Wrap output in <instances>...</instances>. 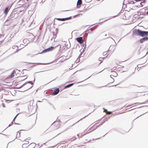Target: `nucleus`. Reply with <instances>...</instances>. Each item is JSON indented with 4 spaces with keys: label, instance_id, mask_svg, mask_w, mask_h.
Listing matches in <instances>:
<instances>
[{
    "label": "nucleus",
    "instance_id": "obj_42",
    "mask_svg": "<svg viewBox=\"0 0 148 148\" xmlns=\"http://www.w3.org/2000/svg\"><path fill=\"white\" fill-rule=\"evenodd\" d=\"M81 57H82L81 56H79H79L78 57L77 59V60H79L80 58H81Z\"/></svg>",
    "mask_w": 148,
    "mask_h": 148
},
{
    "label": "nucleus",
    "instance_id": "obj_49",
    "mask_svg": "<svg viewBox=\"0 0 148 148\" xmlns=\"http://www.w3.org/2000/svg\"><path fill=\"white\" fill-rule=\"evenodd\" d=\"M30 139V138L28 137L27 138H26L24 140V141H25L26 140H29Z\"/></svg>",
    "mask_w": 148,
    "mask_h": 148
},
{
    "label": "nucleus",
    "instance_id": "obj_50",
    "mask_svg": "<svg viewBox=\"0 0 148 148\" xmlns=\"http://www.w3.org/2000/svg\"><path fill=\"white\" fill-rule=\"evenodd\" d=\"M26 70V69H23V70H22V72H21L22 73V74H23L24 73V72H23V71H24V70Z\"/></svg>",
    "mask_w": 148,
    "mask_h": 148
},
{
    "label": "nucleus",
    "instance_id": "obj_22",
    "mask_svg": "<svg viewBox=\"0 0 148 148\" xmlns=\"http://www.w3.org/2000/svg\"><path fill=\"white\" fill-rule=\"evenodd\" d=\"M26 77V78L25 79H23V80H22L21 81H20V82H22V81H24L26 79H27V78L28 77V76L27 75H25L23 76H22L19 77Z\"/></svg>",
    "mask_w": 148,
    "mask_h": 148
},
{
    "label": "nucleus",
    "instance_id": "obj_37",
    "mask_svg": "<svg viewBox=\"0 0 148 148\" xmlns=\"http://www.w3.org/2000/svg\"><path fill=\"white\" fill-rule=\"evenodd\" d=\"M6 38H5L3 40H0V45L5 40V39Z\"/></svg>",
    "mask_w": 148,
    "mask_h": 148
},
{
    "label": "nucleus",
    "instance_id": "obj_10",
    "mask_svg": "<svg viewBox=\"0 0 148 148\" xmlns=\"http://www.w3.org/2000/svg\"><path fill=\"white\" fill-rule=\"evenodd\" d=\"M148 40V38H143L140 40V43H143L144 41Z\"/></svg>",
    "mask_w": 148,
    "mask_h": 148
},
{
    "label": "nucleus",
    "instance_id": "obj_41",
    "mask_svg": "<svg viewBox=\"0 0 148 148\" xmlns=\"http://www.w3.org/2000/svg\"><path fill=\"white\" fill-rule=\"evenodd\" d=\"M75 137H73L71 139V141H72L75 140Z\"/></svg>",
    "mask_w": 148,
    "mask_h": 148
},
{
    "label": "nucleus",
    "instance_id": "obj_14",
    "mask_svg": "<svg viewBox=\"0 0 148 148\" xmlns=\"http://www.w3.org/2000/svg\"><path fill=\"white\" fill-rule=\"evenodd\" d=\"M36 145V144L35 143H31L29 145L30 146V147H33V148H34Z\"/></svg>",
    "mask_w": 148,
    "mask_h": 148
},
{
    "label": "nucleus",
    "instance_id": "obj_52",
    "mask_svg": "<svg viewBox=\"0 0 148 148\" xmlns=\"http://www.w3.org/2000/svg\"><path fill=\"white\" fill-rule=\"evenodd\" d=\"M2 106H3V107L4 108V107H5V104H4L3 103H2Z\"/></svg>",
    "mask_w": 148,
    "mask_h": 148
},
{
    "label": "nucleus",
    "instance_id": "obj_45",
    "mask_svg": "<svg viewBox=\"0 0 148 148\" xmlns=\"http://www.w3.org/2000/svg\"><path fill=\"white\" fill-rule=\"evenodd\" d=\"M65 18L66 19V20H69V19H71V17H69Z\"/></svg>",
    "mask_w": 148,
    "mask_h": 148
},
{
    "label": "nucleus",
    "instance_id": "obj_11",
    "mask_svg": "<svg viewBox=\"0 0 148 148\" xmlns=\"http://www.w3.org/2000/svg\"><path fill=\"white\" fill-rule=\"evenodd\" d=\"M119 38H115L114 39H113L112 38H111V39L113 40L114 41L115 43H116V42H118L121 39V38L119 39Z\"/></svg>",
    "mask_w": 148,
    "mask_h": 148
},
{
    "label": "nucleus",
    "instance_id": "obj_48",
    "mask_svg": "<svg viewBox=\"0 0 148 148\" xmlns=\"http://www.w3.org/2000/svg\"><path fill=\"white\" fill-rule=\"evenodd\" d=\"M56 38H52L51 39V40H52L53 39V38H54V41H56Z\"/></svg>",
    "mask_w": 148,
    "mask_h": 148
},
{
    "label": "nucleus",
    "instance_id": "obj_44",
    "mask_svg": "<svg viewBox=\"0 0 148 148\" xmlns=\"http://www.w3.org/2000/svg\"><path fill=\"white\" fill-rule=\"evenodd\" d=\"M148 53V51H147L146 53V55H145L144 56H143V57L142 58H140V59H142V58H143Z\"/></svg>",
    "mask_w": 148,
    "mask_h": 148
},
{
    "label": "nucleus",
    "instance_id": "obj_35",
    "mask_svg": "<svg viewBox=\"0 0 148 148\" xmlns=\"http://www.w3.org/2000/svg\"><path fill=\"white\" fill-rule=\"evenodd\" d=\"M25 85H26V83H24L23 85H22L21 86L19 87L18 88H22V87H23L24 86H25Z\"/></svg>",
    "mask_w": 148,
    "mask_h": 148
},
{
    "label": "nucleus",
    "instance_id": "obj_32",
    "mask_svg": "<svg viewBox=\"0 0 148 148\" xmlns=\"http://www.w3.org/2000/svg\"><path fill=\"white\" fill-rule=\"evenodd\" d=\"M147 112H148V111H147V112H145V113H143V114H141V115H140V116H138L136 118H135V119H134V120L135 119H137V118H138L139 116H141L142 115H143V114H145V113H147Z\"/></svg>",
    "mask_w": 148,
    "mask_h": 148
},
{
    "label": "nucleus",
    "instance_id": "obj_33",
    "mask_svg": "<svg viewBox=\"0 0 148 148\" xmlns=\"http://www.w3.org/2000/svg\"><path fill=\"white\" fill-rule=\"evenodd\" d=\"M85 47H84V48L82 50V52H84L85 50V49L86 48V42H85Z\"/></svg>",
    "mask_w": 148,
    "mask_h": 148
},
{
    "label": "nucleus",
    "instance_id": "obj_13",
    "mask_svg": "<svg viewBox=\"0 0 148 148\" xmlns=\"http://www.w3.org/2000/svg\"><path fill=\"white\" fill-rule=\"evenodd\" d=\"M60 41L63 42L62 43H61L62 44V46H65V47H66L67 45V44H66V42L65 41H63L61 39H60Z\"/></svg>",
    "mask_w": 148,
    "mask_h": 148
},
{
    "label": "nucleus",
    "instance_id": "obj_63",
    "mask_svg": "<svg viewBox=\"0 0 148 148\" xmlns=\"http://www.w3.org/2000/svg\"><path fill=\"white\" fill-rule=\"evenodd\" d=\"M15 89H18L19 88H18V87H16L15 88Z\"/></svg>",
    "mask_w": 148,
    "mask_h": 148
},
{
    "label": "nucleus",
    "instance_id": "obj_24",
    "mask_svg": "<svg viewBox=\"0 0 148 148\" xmlns=\"http://www.w3.org/2000/svg\"><path fill=\"white\" fill-rule=\"evenodd\" d=\"M38 38H36L35 39H34V40H32V41L33 42H37Z\"/></svg>",
    "mask_w": 148,
    "mask_h": 148
},
{
    "label": "nucleus",
    "instance_id": "obj_6",
    "mask_svg": "<svg viewBox=\"0 0 148 148\" xmlns=\"http://www.w3.org/2000/svg\"><path fill=\"white\" fill-rule=\"evenodd\" d=\"M60 89L58 88H56L54 89V91L52 93L53 95H57L59 92Z\"/></svg>",
    "mask_w": 148,
    "mask_h": 148
},
{
    "label": "nucleus",
    "instance_id": "obj_4",
    "mask_svg": "<svg viewBox=\"0 0 148 148\" xmlns=\"http://www.w3.org/2000/svg\"><path fill=\"white\" fill-rule=\"evenodd\" d=\"M35 78H34V79L33 81V82H33L32 81H27L26 82H25V83H26V85L28 83V84H31L32 85V86H31L30 87L28 88L27 89H25V90H23V91H21L22 92H24L26 90H28L29 89L31 88H32L34 85V83L35 82Z\"/></svg>",
    "mask_w": 148,
    "mask_h": 148
},
{
    "label": "nucleus",
    "instance_id": "obj_36",
    "mask_svg": "<svg viewBox=\"0 0 148 148\" xmlns=\"http://www.w3.org/2000/svg\"><path fill=\"white\" fill-rule=\"evenodd\" d=\"M19 114V113H18L17 114H16V116L14 117V119H13V121H13L14 122V121H15V119L16 118V117H17V115H18V114Z\"/></svg>",
    "mask_w": 148,
    "mask_h": 148
},
{
    "label": "nucleus",
    "instance_id": "obj_26",
    "mask_svg": "<svg viewBox=\"0 0 148 148\" xmlns=\"http://www.w3.org/2000/svg\"><path fill=\"white\" fill-rule=\"evenodd\" d=\"M129 3L130 4H134V2L133 1L129 0Z\"/></svg>",
    "mask_w": 148,
    "mask_h": 148
},
{
    "label": "nucleus",
    "instance_id": "obj_25",
    "mask_svg": "<svg viewBox=\"0 0 148 148\" xmlns=\"http://www.w3.org/2000/svg\"><path fill=\"white\" fill-rule=\"evenodd\" d=\"M99 61H101L99 63V65L103 61H102V60L101 59V57H100V58H99Z\"/></svg>",
    "mask_w": 148,
    "mask_h": 148
},
{
    "label": "nucleus",
    "instance_id": "obj_62",
    "mask_svg": "<svg viewBox=\"0 0 148 148\" xmlns=\"http://www.w3.org/2000/svg\"><path fill=\"white\" fill-rule=\"evenodd\" d=\"M85 43H84L83 44V46L84 47H85Z\"/></svg>",
    "mask_w": 148,
    "mask_h": 148
},
{
    "label": "nucleus",
    "instance_id": "obj_16",
    "mask_svg": "<svg viewBox=\"0 0 148 148\" xmlns=\"http://www.w3.org/2000/svg\"><path fill=\"white\" fill-rule=\"evenodd\" d=\"M148 103V100H147L144 102H143L142 103H140L139 104L138 103H135L134 104H145V103Z\"/></svg>",
    "mask_w": 148,
    "mask_h": 148
},
{
    "label": "nucleus",
    "instance_id": "obj_57",
    "mask_svg": "<svg viewBox=\"0 0 148 148\" xmlns=\"http://www.w3.org/2000/svg\"><path fill=\"white\" fill-rule=\"evenodd\" d=\"M26 87H27V88L25 89H27L28 88H29V87H29V86L28 85H27V86Z\"/></svg>",
    "mask_w": 148,
    "mask_h": 148
},
{
    "label": "nucleus",
    "instance_id": "obj_38",
    "mask_svg": "<svg viewBox=\"0 0 148 148\" xmlns=\"http://www.w3.org/2000/svg\"><path fill=\"white\" fill-rule=\"evenodd\" d=\"M49 104H50V105L53 108H54V109H55V108L54 107V106L53 105V104H51V103H49Z\"/></svg>",
    "mask_w": 148,
    "mask_h": 148
},
{
    "label": "nucleus",
    "instance_id": "obj_64",
    "mask_svg": "<svg viewBox=\"0 0 148 148\" xmlns=\"http://www.w3.org/2000/svg\"><path fill=\"white\" fill-rule=\"evenodd\" d=\"M36 66V65H33L31 66V67H34V66Z\"/></svg>",
    "mask_w": 148,
    "mask_h": 148
},
{
    "label": "nucleus",
    "instance_id": "obj_17",
    "mask_svg": "<svg viewBox=\"0 0 148 148\" xmlns=\"http://www.w3.org/2000/svg\"><path fill=\"white\" fill-rule=\"evenodd\" d=\"M61 52V51H58L56 55V58L59 57L60 56Z\"/></svg>",
    "mask_w": 148,
    "mask_h": 148
},
{
    "label": "nucleus",
    "instance_id": "obj_3",
    "mask_svg": "<svg viewBox=\"0 0 148 148\" xmlns=\"http://www.w3.org/2000/svg\"><path fill=\"white\" fill-rule=\"evenodd\" d=\"M98 123H96L89 130H91L90 131H89L88 132H85V134H83V133H82L81 134L82 136H83L85 134H86L89 133V132H90L92 131H93L95 130L96 129H97L98 127H99V126H97L95 127H94V125H95L98 124Z\"/></svg>",
    "mask_w": 148,
    "mask_h": 148
},
{
    "label": "nucleus",
    "instance_id": "obj_18",
    "mask_svg": "<svg viewBox=\"0 0 148 148\" xmlns=\"http://www.w3.org/2000/svg\"><path fill=\"white\" fill-rule=\"evenodd\" d=\"M82 3V0H78L77 3V5H81Z\"/></svg>",
    "mask_w": 148,
    "mask_h": 148
},
{
    "label": "nucleus",
    "instance_id": "obj_60",
    "mask_svg": "<svg viewBox=\"0 0 148 148\" xmlns=\"http://www.w3.org/2000/svg\"><path fill=\"white\" fill-rule=\"evenodd\" d=\"M56 121H54V122H53V123L51 124V126H52V125L53 124V123H56Z\"/></svg>",
    "mask_w": 148,
    "mask_h": 148
},
{
    "label": "nucleus",
    "instance_id": "obj_34",
    "mask_svg": "<svg viewBox=\"0 0 148 148\" xmlns=\"http://www.w3.org/2000/svg\"><path fill=\"white\" fill-rule=\"evenodd\" d=\"M107 53V51L104 52L103 53V56H106Z\"/></svg>",
    "mask_w": 148,
    "mask_h": 148
},
{
    "label": "nucleus",
    "instance_id": "obj_29",
    "mask_svg": "<svg viewBox=\"0 0 148 148\" xmlns=\"http://www.w3.org/2000/svg\"><path fill=\"white\" fill-rule=\"evenodd\" d=\"M66 47L65 46H63L62 47V49L63 50H66Z\"/></svg>",
    "mask_w": 148,
    "mask_h": 148
},
{
    "label": "nucleus",
    "instance_id": "obj_23",
    "mask_svg": "<svg viewBox=\"0 0 148 148\" xmlns=\"http://www.w3.org/2000/svg\"><path fill=\"white\" fill-rule=\"evenodd\" d=\"M4 100H5V102L7 103H9L12 101V100H7L6 99H4Z\"/></svg>",
    "mask_w": 148,
    "mask_h": 148
},
{
    "label": "nucleus",
    "instance_id": "obj_61",
    "mask_svg": "<svg viewBox=\"0 0 148 148\" xmlns=\"http://www.w3.org/2000/svg\"><path fill=\"white\" fill-rule=\"evenodd\" d=\"M132 85H134V86H138V87H140L141 86H136V85H134V84H132Z\"/></svg>",
    "mask_w": 148,
    "mask_h": 148
},
{
    "label": "nucleus",
    "instance_id": "obj_51",
    "mask_svg": "<svg viewBox=\"0 0 148 148\" xmlns=\"http://www.w3.org/2000/svg\"><path fill=\"white\" fill-rule=\"evenodd\" d=\"M145 107H148V106H141V107H140L139 108H141Z\"/></svg>",
    "mask_w": 148,
    "mask_h": 148
},
{
    "label": "nucleus",
    "instance_id": "obj_12",
    "mask_svg": "<svg viewBox=\"0 0 148 148\" xmlns=\"http://www.w3.org/2000/svg\"><path fill=\"white\" fill-rule=\"evenodd\" d=\"M73 84H74V83H71L70 84H69L68 85H67L64 87V88L65 89L67 88L70 87L71 86H73Z\"/></svg>",
    "mask_w": 148,
    "mask_h": 148
},
{
    "label": "nucleus",
    "instance_id": "obj_56",
    "mask_svg": "<svg viewBox=\"0 0 148 148\" xmlns=\"http://www.w3.org/2000/svg\"><path fill=\"white\" fill-rule=\"evenodd\" d=\"M103 109L104 110V111H103V112H105V110H107L106 109L104 108H103Z\"/></svg>",
    "mask_w": 148,
    "mask_h": 148
},
{
    "label": "nucleus",
    "instance_id": "obj_40",
    "mask_svg": "<svg viewBox=\"0 0 148 148\" xmlns=\"http://www.w3.org/2000/svg\"><path fill=\"white\" fill-rule=\"evenodd\" d=\"M90 113H89L88 114V115H86V116H84V117H83V118H81V119H80L78 121H77V122H79V121L80 120H81L82 119H83V118H85V117H86V116H87L88 115H89V114H90Z\"/></svg>",
    "mask_w": 148,
    "mask_h": 148
},
{
    "label": "nucleus",
    "instance_id": "obj_46",
    "mask_svg": "<svg viewBox=\"0 0 148 148\" xmlns=\"http://www.w3.org/2000/svg\"><path fill=\"white\" fill-rule=\"evenodd\" d=\"M84 145H79L78 146H77V147H78V148H81V147L83 146H84Z\"/></svg>",
    "mask_w": 148,
    "mask_h": 148
},
{
    "label": "nucleus",
    "instance_id": "obj_58",
    "mask_svg": "<svg viewBox=\"0 0 148 148\" xmlns=\"http://www.w3.org/2000/svg\"><path fill=\"white\" fill-rule=\"evenodd\" d=\"M3 98L2 95L0 96V99H2Z\"/></svg>",
    "mask_w": 148,
    "mask_h": 148
},
{
    "label": "nucleus",
    "instance_id": "obj_9",
    "mask_svg": "<svg viewBox=\"0 0 148 148\" xmlns=\"http://www.w3.org/2000/svg\"><path fill=\"white\" fill-rule=\"evenodd\" d=\"M10 8L11 7H8L5 8L4 12V13L5 14L7 15V14Z\"/></svg>",
    "mask_w": 148,
    "mask_h": 148
},
{
    "label": "nucleus",
    "instance_id": "obj_7",
    "mask_svg": "<svg viewBox=\"0 0 148 148\" xmlns=\"http://www.w3.org/2000/svg\"><path fill=\"white\" fill-rule=\"evenodd\" d=\"M83 38H75L76 40L79 43H82L83 42L84 40L82 39Z\"/></svg>",
    "mask_w": 148,
    "mask_h": 148
},
{
    "label": "nucleus",
    "instance_id": "obj_59",
    "mask_svg": "<svg viewBox=\"0 0 148 148\" xmlns=\"http://www.w3.org/2000/svg\"><path fill=\"white\" fill-rule=\"evenodd\" d=\"M91 76H92V75H91V76H90V77H88V78H87V79H85L84 80V81H85V80H87V79H88L89 78H90V77Z\"/></svg>",
    "mask_w": 148,
    "mask_h": 148
},
{
    "label": "nucleus",
    "instance_id": "obj_43",
    "mask_svg": "<svg viewBox=\"0 0 148 148\" xmlns=\"http://www.w3.org/2000/svg\"><path fill=\"white\" fill-rule=\"evenodd\" d=\"M107 56L105 57H103V58L101 57V59H102V61H103V60L104 59H106L107 58Z\"/></svg>",
    "mask_w": 148,
    "mask_h": 148
},
{
    "label": "nucleus",
    "instance_id": "obj_19",
    "mask_svg": "<svg viewBox=\"0 0 148 148\" xmlns=\"http://www.w3.org/2000/svg\"><path fill=\"white\" fill-rule=\"evenodd\" d=\"M103 122H102L101 123H100L99 125H98L99 126V127L101 125L103 124L106 121H107V119H104V120H103Z\"/></svg>",
    "mask_w": 148,
    "mask_h": 148
},
{
    "label": "nucleus",
    "instance_id": "obj_27",
    "mask_svg": "<svg viewBox=\"0 0 148 148\" xmlns=\"http://www.w3.org/2000/svg\"><path fill=\"white\" fill-rule=\"evenodd\" d=\"M13 121H12L11 123L9 125L8 127H7L6 129H7V128H8V127H10L13 124Z\"/></svg>",
    "mask_w": 148,
    "mask_h": 148
},
{
    "label": "nucleus",
    "instance_id": "obj_28",
    "mask_svg": "<svg viewBox=\"0 0 148 148\" xmlns=\"http://www.w3.org/2000/svg\"><path fill=\"white\" fill-rule=\"evenodd\" d=\"M21 132H19V131H18L17 132V134H18V133H19V135H18V136L17 134L16 138L17 137H19L20 136V134H21Z\"/></svg>",
    "mask_w": 148,
    "mask_h": 148
},
{
    "label": "nucleus",
    "instance_id": "obj_21",
    "mask_svg": "<svg viewBox=\"0 0 148 148\" xmlns=\"http://www.w3.org/2000/svg\"><path fill=\"white\" fill-rule=\"evenodd\" d=\"M56 19L60 21H64L66 20V18H57Z\"/></svg>",
    "mask_w": 148,
    "mask_h": 148
},
{
    "label": "nucleus",
    "instance_id": "obj_8",
    "mask_svg": "<svg viewBox=\"0 0 148 148\" xmlns=\"http://www.w3.org/2000/svg\"><path fill=\"white\" fill-rule=\"evenodd\" d=\"M23 42L25 44H26L25 45H26L29 42H31V40H28L27 38H25L23 40Z\"/></svg>",
    "mask_w": 148,
    "mask_h": 148
},
{
    "label": "nucleus",
    "instance_id": "obj_15",
    "mask_svg": "<svg viewBox=\"0 0 148 148\" xmlns=\"http://www.w3.org/2000/svg\"><path fill=\"white\" fill-rule=\"evenodd\" d=\"M15 73V70H14L13 72L11 74L10 77V78H12L14 76V74Z\"/></svg>",
    "mask_w": 148,
    "mask_h": 148
},
{
    "label": "nucleus",
    "instance_id": "obj_53",
    "mask_svg": "<svg viewBox=\"0 0 148 148\" xmlns=\"http://www.w3.org/2000/svg\"><path fill=\"white\" fill-rule=\"evenodd\" d=\"M29 143V142L28 141H26V143H25V144H26V145H27Z\"/></svg>",
    "mask_w": 148,
    "mask_h": 148
},
{
    "label": "nucleus",
    "instance_id": "obj_20",
    "mask_svg": "<svg viewBox=\"0 0 148 148\" xmlns=\"http://www.w3.org/2000/svg\"><path fill=\"white\" fill-rule=\"evenodd\" d=\"M29 146V145H26V144H23L22 145V147L23 148H26Z\"/></svg>",
    "mask_w": 148,
    "mask_h": 148
},
{
    "label": "nucleus",
    "instance_id": "obj_30",
    "mask_svg": "<svg viewBox=\"0 0 148 148\" xmlns=\"http://www.w3.org/2000/svg\"><path fill=\"white\" fill-rule=\"evenodd\" d=\"M79 56H81L82 57H83L84 56V54H83V52H81L80 54H79Z\"/></svg>",
    "mask_w": 148,
    "mask_h": 148
},
{
    "label": "nucleus",
    "instance_id": "obj_39",
    "mask_svg": "<svg viewBox=\"0 0 148 148\" xmlns=\"http://www.w3.org/2000/svg\"><path fill=\"white\" fill-rule=\"evenodd\" d=\"M57 125V127H55V129H57L58 128V127L60 126V124L58 122V123Z\"/></svg>",
    "mask_w": 148,
    "mask_h": 148
},
{
    "label": "nucleus",
    "instance_id": "obj_31",
    "mask_svg": "<svg viewBox=\"0 0 148 148\" xmlns=\"http://www.w3.org/2000/svg\"><path fill=\"white\" fill-rule=\"evenodd\" d=\"M58 46H60V48H59V51H60V48H61V47H62V44H59L56 47Z\"/></svg>",
    "mask_w": 148,
    "mask_h": 148
},
{
    "label": "nucleus",
    "instance_id": "obj_54",
    "mask_svg": "<svg viewBox=\"0 0 148 148\" xmlns=\"http://www.w3.org/2000/svg\"><path fill=\"white\" fill-rule=\"evenodd\" d=\"M14 124L15 125H20V124L19 123H16L15 122L14 123Z\"/></svg>",
    "mask_w": 148,
    "mask_h": 148
},
{
    "label": "nucleus",
    "instance_id": "obj_1",
    "mask_svg": "<svg viewBox=\"0 0 148 148\" xmlns=\"http://www.w3.org/2000/svg\"><path fill=\"white\" fill-rule=\"evenodd\" d=\"M134 34L141 37L148 36V31H142L139 29H135L133 30Z\"/></svg>",
    "mask_w": 148,
    "mask_h": 148
},
{
    "label": "nucleus",
    "instance_id": "obj_5",
    "mask_svg": "<svg viewBox=\"0 0 148 148\" xmlns=\"http://www.w3.org/2000/svg\"><path fill=\"white\" fill-rule=\"evenodd\" d=\"M57 60L56 59L54 61L50 63H30V62H28L29 64H36L37 65H46V64H51L53 63V62H55L56 61V62L57 61Z\"/></svg>",
    "mask_w": 148,
    "mask_h": 148
},
{
    "label": "nucleus",
    "instance_id": "obj_55",
    "mask_svg": "<svg viewBox=\"0 0 148 148\" xmlns=\"http://www.w3.org/2000/svg\"><path fill=\"white\" fill-rule=\"evenodd\" d=\"M112 82H111V83H112L113 82H114V79L113 78H112Z\"/></svg>",
    "mask_w": 148,
    "mask_h": 148
},
{
    "label": "nucleus",
    "instance_id": "obj_47",
    "mask_svg": "<svg viewBox=\"0 0 148 148\" xmlns=\"http://www.w3.org/2000/svg\"><path fill=\"white\" fill-rule=\"evenodd\" d=\"M36 38H32V39L30 40H31V42H33L32 41V40H34V39H35Z\"/></svg>",
    "mask_w": 148,
    "mask_h": 148
},
{
    "label": "nucleus",
    "instance_id": "obj_2",
    "mask_svg": "<svg viewBox=\"0 0 148 148\" xmlns=\"http://www.w3.org/2000/svg\"><path fill=\"white\" fill-rule=\"evenodd\" d=\"M56 47H54L53 46H51L47 49H45L44 50H43L41 52L38 53H37L35 55H33L32 57L34 56H35L36 55L38 54H42V53H45L48 52L52 51L53 49H54Z\"/></svg>",
    "mask_w": 148,
    "mask_h": 148
}]
</instances>
